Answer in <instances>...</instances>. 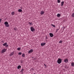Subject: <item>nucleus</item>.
Here are the masks:
<instances>
[{
    "label": "nucleus",
    "instance_id": "bb28decb",
    "mask_svg": "<svg viewBox=\"0 0 74 74\" xmlns=\"http://www.w3.org/2000/svg\"><path fill=\"white\" fill-rule=\"evenodd\" d=\"M51 25L52 26H53L54 27H55V25H53V24H51Z\"/></svg>",
    "mask_w": 74,
    "mask_h": 74
},
{
    "label": "nucleus",
    "instance_id": "aec40b11",
    "mask_svg": "<svg viewBox=\"0 0 74 74\" xmlns=\"http://www.w3.org/2000/svg\"><path fill=\"white\" fill-rule=\"evenodd\" d=\"M21 47H18L17 48V50L18 51H20V50H21Z\"/></svg>",
    "mask_w": 74,
    "mask_h": 74
},
{
    "label": "nucleus",
    "instance_id": "ddd939ff",
    "mask_svg": "<svg viewBox=\"0 0 74 74\" xmlns=\"http://www.w3.org/2000/svg\"><path fill=\"white\" fill-rule=\"evenodd\" d=\"M71 66H72V67H74V62H73L71 64Z\"/></svg>",
    "mask_w": 74,
    "mask_h": 74
},
{
    "label": "nucleus",
    "instance_id": "2f4dec72",
    "mask_svg": "<svg viewBox=\"0 0 74 74\" xmlns=\"http://www.w3.org/2000/svg\"><path fill=\"white\" fill-rule=\"evenodd\" d=\"M35 59H36L35 58L34 59V60H35Z\"/></svg>",
    "mask_w": 74,
    "mask_h": 74
},
{
    "label": "nucleus",
    "instance_id": "5701e85b",
    "mask_svg": "<svg viewBox=\"0 0 74 74\" xmlns=\"http://www.w3.org/2000/svg\"><path fill=\"white\" fill-rule=\"evenodd\" d=\"M18 54L19 55H22V52H19L18 53Z\"/></svg>",
    "mask_w": 74,
    "mask_h": 74
},
{
    "label": "nucleus",
    "instance_id": "6ab92c4d",
    "mask_svg": "<svg viewBox=\"0 0 74 74\" xmlns=\"http://www.w3.org/2000/svg\"><path fill=\"white\" fill-rule=\"evenodd\" d=\"M14 14H15V12H12L11 14H12V16H13L14 15Z\"/></svg>",
    "mask_w": 74,
    "mask_h": 74
},
{
    "label": "nucleus",
    "instance_id": "7ed1b4c3",
    "mask_svg": "<svg viewBox=\"0 0 74 74\" xmlns=\"http://www.w3.org/2000/svg\"><path fill=\"white\" fill-rule=\"evenodd\" d=\"M3 46L4 47H5L6 48L8 47V45L7 44V42H5V43H4L3 44Z\"/></svg>",
    "mask_w": 74,
    "mask_h": 74
},
{
    "label": "nucleus",
    "instance_id": "cd10ccee",
    "mask_svg": "<svg viewBox=\"0 0 74 74\" xmlns=\"http://www.w3.org/2000/svg\"><path fill=\"white\" fill-rule=\"evenodd\" d=\"M44 66H45V68H47V65H46L45 64H44Z\"/></svg>",
    "mask_w": 74,
    "mask_h": 74
},
{
    "label": "nucleus",
    "instance_id": "dca6fc26",
    "mask_svg": "<svg viewBox=\"0 0 74 74\" xmlns=\"http://www.w3.org/2000/svg\"><path fill=\"white\" fill-rule=\"evenodd\" d=\"M21 68V66H20V65H18V66H17V69H19Z\"/></svg>",
    "mask_w": 74,
    "mask_h": 74
},
{
    "label": "nucleus",
    "instance_id": "412c9836",
    "mask_svg": "<svg viewBox=\"0 0 74 74\" xmlns=\"http://www.w3.org/2000/svg\"><path fill=\"white\" fill-rule=\"evenodd\" d=\"M71 16H72V17H74V12L72 13Z\"/></svg>",
    "mask_w": 74,
    "mask_h": 74
},
{
    "label": "nucleus",
    "instance_id": "7c9ffc66",
    "mask_svg": "<svg viewBox=\"0 0 74 74\" xmlns=\"http://www.w3.org/2000/svg\"><path fill=\"white\" fill-rule=\"evenodd\" d=\"M46 39H48V38H47V36L46 37Z\"/></svg>",
    "mask_w": 74,
    "mask_h": 74
},
{
    "label": "nucleus",
    "instance_id": "6e6552de",
    "mask_svg": "<svg viewBox=\"0 0 74 74\" xmlns=\"http://www.w3.org/2000/svg\"><path fill=\"white\" fill-rule=\"evenodd\" d=\"M68 59H64V62L65 63H67L68 62Z\"/></svg>",
    "mask_w": 74,
    "mask_h": 74
},
{
    "label": "nucleus",
    "instance_id": "4be33fe9",
    "mask_svg": "<svg viewBox=\"0 0 74 74\" xmlns=\"http://www.w3.org/2000/svg\"><path fill=\"white\" fill-rule=\"evenodd\" d=\"M14 31H16V30H17V29L16 27H14Z\"/></svg>",
    "mask_w": 74,
    "mask_h": 74
},
{
    "label": "nucleus",
    "instance_id": "c85d7f7f",
    "mask_svg": "<svg viewBox=\"0 0 74 74\" xmlns=\"http://www.w3.org/2000/svg\"><path fill=\"white\" fill-rule=\"evenodd\" d=\"M1 21H2V19L0 18V23H1Z\"/></svg>",
    "mask_w": 74,
    "mask_h": 74
},
{
    "label": "nucleus",
    "instance_id": "2eb2a0df",
    "mask_svg": "<svg viewBox=\"0 0 74 74\" xmlns=\"http://www.w3.org/2000/svg\"><path fill=\"white\" fill-rule=\"evenodd\" d=\"M22 10L21 9H18V11L19 12H22Z\"/></svg>",
    "mask_w": 74,
    "mask_h": 74
},
{
    "label": "nucleus",
    "instance_id": "f257e3e1",
    "mask_svg": "<svg viewBox=\"0 0 74 74\" xmlns=\"http://www.w3.org/2000/svg\"><path fill=\"white\" fill-rule=\"evenodd\" d=\"M4 24L5 26H6L7 27H10V25L8 24V22L7 21H5V22Z\"/></svg>",
    "mask_w": 74,
    "mask_h": 74
},
{
    "label": "nucleus",
    "instance_id": "423d86ee",
    "mask_svg": "<svg viewBox=\"0 0 74 74\" xmlns=\"http://www.w3.org/2000/svg\"><path fill=\"white\" fill-rule=\"evenodd\" d=\"M49 35H50V37H53L54 35L52 33H50L49 34Z\"/></svg>",
    "mask_w": 74,
    "mask_h": 74
},
{
    "label": "nucleus",
    "instance_id": "9b49d317",
    "mask_svg": "<svg viewBox=\"0 0 74 74\" xmlns=\"http://www.w3.org/2000/svg\"><path fill=\"white\" fill-rule=\"evenodd\" d=\"M40 14L42 15H43V14H44V12L43 11H41L40 12Z\"/></svg>",
    "mask_w": 74,
    "mask_h": 74
},
{
    "label": "nucleus",
    "instance_id": "393cba45",
    "mask_svg": "<svg viewBox=\"0 0 74 74\" xmlns=\"http://www.w3.org/2000/svg\"><path fill=\"white\" fill-rule=\"evenodd\" d=\"M57 3H60V0H58Z\"/></svg>",
    "mask_w": 74,
    "mask_h": 74
},
{
    "label": "nucleus",
    "instance_id": "9d476101",
    "mask_svg": "<svg viewBox=\"0 0 74 74\" xmlns=\"http://www.w3.org/2000/svg\"><path fill=\"white\" fill-rule=\"evenodd\" d=\"M45 44H46V43H45V42L42 43L41 44V46H44V45H45Z\"/></svg>",
    "mask_w": 74,
    "mask_h": 74
},
{
    "label": "nucleus",
    "instance_id": "4468645a",
    "mask_svg": "<svg viewBox=\"0 0 74 74\" xmlns=\"http://www.w3.org/2000/svg\"><path fill=\"white\" fill-rule=\"evenodd\" d=\"M25 54L23 53L22 55V56L23 58H25Z\"/></svg>",
    "mask_w": 74,
    "mask_h": 74
},
{
    "label": "nucleus",
    "instance_id": "a878e982",
    "mask_svg": "<svg viewBox=\"0 0 74 74\" xmlns=\"http://www.w3.org/2000/svg\"><path fill=\"white\" fill-rule=\"evenodd\" d=\"M63 41H62V40H60L59 42V43H62Z\"/></svg>",
    "mask_w": 74,
    "mask_h": 74
},
{
    "label": "nucleus",
    "instance_id": "c756f323",
    "mask_svg": "<svg viewBox=\"0 0 74 74\" xmlns=\"http://www.w3.org/2000/svg\"><path fill=\"white\" fill-rule=\"evenodd\" d=\"M1 42H3V43H4V40H3L1 41Z\"/></svg>",
    "mask_w": 74,
    "mask_h": 74
},
{
    "label": "nucleus",
    "instance_id": "b1692460",
    "mask_svg": "<svg viewBox=\"0 0 74 74\" xmlns=\"http://www.w3.org/2000/svg\"><path fill=\"white\" fill-rule=\"evenodd\" d=\"M24 70V69H22L21 70V71L20 72L21 73H22L23 71Z\"/></svg>",
    "mask_w": 74,
    "mask_h": 74
},
{
    "label": "nucleus",
    "instance_id": "f3484780",
    "mask_svg": "<svg viewBox=\"0 0 74 74\" xmlns=\"http://www.w3.org/2000/svg\"><path fill=\"white\" fill-rule=\"evenodd\" d=\"M28 23L29 24V25L30 26H31V25H33V23H30V22H29Z\"/></svg>",
    "mask_w": 74,
    "mask_h": 74
},
{
    "label": "nucleus",
    "instance_id": "f8f14e48",
    "mask_svg": "<svg viewBox=\"0 0 74 74\" xmlns=\"http://www.w3.org/2000/svg\"><path fill=\"white\" fill-rule=\"evenodd\" d=\"M64 4V1H63L61 2V6L62 7Z\"/></svg>",
    "mask_w": 74,
    "mask_h": 74
},
{
    "label": "nucleus",
    "instance_id": "f03ea898",
    "mask_svg": "<svg viewBox=\"0 0 74 74\" xmlns=\"http://www.w3.org/2000/svg\"><path fill=\"white\" fill-rule=\"evenodd\" d=\"M57 63L58 64H60L62 63V60L60 58H58L57 60Z\"/></svg>",
    "mask_w": 74,
    "mask_h": 74
},
{
    "label": "nucleus",
    "instance_id": "20e7f679",
    "mask_svg": "<svg viewBox=\"0 0 74 74\" xmlns=\"http://www.w3.org/2000/svg\"><path fill=\"white\" fill-rule=\"evenodd\" d=\"M30 30L31 32H35V29L34 28V27H30Z\"/></svg>",
    "mask_w": 74,
    "mask_h": 74
},
{
    "label": "nucleus",
    "instance_id": "a211bd4d",
    "mask_svg": "<svg viewBox=\"0 0 74 74\" xmlns=\"http://www.w3.org/2000/svg\"><path fill=\"white\" fill-rule=\"evenodd\" d=\"M57 17H60V14H58L57 15Z\"/></svg>",
    "mask_w": 74,
    "mask_h": 74
},
{
    "label": "nucleus",
    "instance_id": "39448f33",
    "mask_svg": "<svg viewBox=\"0 0 74 74\" xmlns=\"http://www.w3.org/2000/svg\"><path fill=\"white\" fill-rule=\"evenodd\" d=\"M5 51H6V49H4L2 50L1 52L2 53H4Z\"/></svg>",
    "mask_w": 74,
    "mask_h": 74
},
{
    "label": "nucleus",
    "instance_id": "1a4fd4ad",
    "mask_svg": "<svg viewBox=\"0 0 74 74\" xmlns=\"http://www.w3.org/2000/svg\"><path fill=\"white\" fill-rule=\"evenodd\" d=\"M14 54V52H13L12 53H11L10 54L9 56H12Z\"/></svg>",
    "mask_w": 74,
    "mask_h": 74
},
{
    "label": "nucleus",
    "instance_id": "0eeeda50",
    "mask_svg": "<svg viewBox=\"0 0 74 74\" xmlns=\"http://www.w3.org/2000/svg\"><path fill=\"white\" fill-rule=\"evenodd\" d=\"M33 51V50L32 49H31L28 52V53H32Z\"/></svg>",
    "mask_w": 74,
    "mask_h": 74
}]
</instances>
